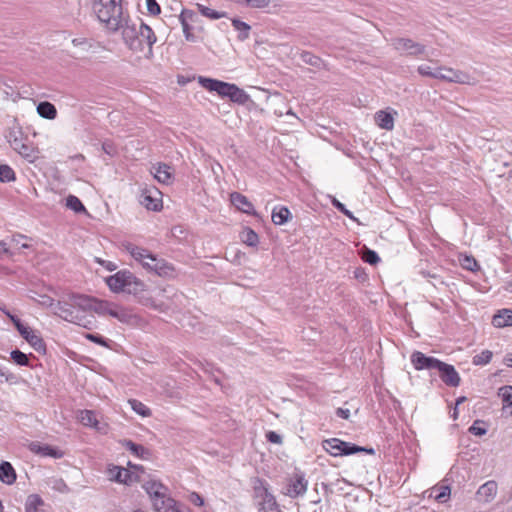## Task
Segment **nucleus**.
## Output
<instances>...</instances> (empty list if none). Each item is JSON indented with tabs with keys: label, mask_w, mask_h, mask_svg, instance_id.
I'll list each match as a JSON object with an SVG mask.
<instances>
[{
	"label": "nucleus",
	"mask_w": 512,
	"mask_h": 512,
	"mask_svg": "<svg viewBox=\"0 0 512 512\" xmlns=\"http://www.w3.org/2000/svg\"><path fill=\"white\" fill-rule=\"evenodd\" d=\"M444 478L439 485H436L424 492V497L433 498L439 503H445L448 501V484Z\"/></svg>",
	"instance_id": "ddd939ff"
},
{
	"label": "nucleus",
	"mask_w": 512,
	"mask_h": 512,
	"mask_svg": "<svg viewBox=\"0 0 512 512\" xmlns=\"http://www.w3.org/2000/svg\"><path fill=\"white\" fill-rule=\"evenodd\" d=\"M28 448L31 452L43 457L49 456L55 459H60L64 455L63 451L59 450L58 448L48 444H41L38 441L29 443Z\"/></svg>",
	"instance_id": "9b49d317"
},
{
	"label": "nucleus",
	"mask_w": 512,
	"mask_h": 512,
	"mask_svg": "<svg viewBox=\"0 0 512 512\" xmlns=\"http://www.w3.org/2000/svg\"><path fill=\"white\" fill-rule=\"evenodd\" d=\"M80 421L85 426L95 427L98 424L96 415L91 410H83L80 412Z\"/></svg>",
	"instance_id": "c03bdc74"
},
{
	"label": "nucleus",
	"mask_w": 512,
	"mask_h": 512,
	"mask_svg": "<svg viewBox=\"0 0 512 512\" xmlns=\"http://www.w3.org/2000/svg\"><path fill=\"white\" fill-rule=\"evenodd\" d=\"M332 205L341 213H343L345 216L352 220H356L353 213L348 210L343 203H341L339 200H337L335 197L332 199Z\"/></svg>",
	"instance_id": "4d7b16f0"
},
{
	"label": "nucleus",
	"mask_w": 512,
	"mask_h": 512,
	"mask_svg": "<svg viewBox=\"0 0 512 512\" xmlns=\"http://www.w3.org/2000/svg\"><path fill=\"white\" fill-rule=\"evenodd\" d=\"M112 471H116V473L111 477L112 480L118 483H128V479L130 478V473L128 470L115 466Z\"/></svg>",
	"instance_id": "de8ad7c7"
},
{
	"label": "nucleus",
	"mask_w": 512,
	"mask_h": 512,
	"mask_svg": "<svg viewBox=\"0 0 512 512\" xmlns=\"http://www.w3.org/2000/svg\"><path fill=\"white\" fill-rule=\"evenodd\" d=\"M66 206L76 213L86 212L85 206L82 204L80 199L74 195H69L66 198Z\"/></svg>",
	"instance_id": "37998d69"
},
{
	"label": "nucleus",
	"mask_w": 512,
	"mask_h": 512,
	"mask_svg": "<svg viewBox=\"0 0 512 512\" xmlns=\"http://www.w3.org/2000/svg\"><path fill=\"white\" fill-rule=\"evenodd\" d=\"M375 121L377 125L385 130H392L394 128V118L391 113L380 110L375 114Z\"/></svg>",
	"instance_id": "4be33fe9"
},
{
	"label": "nucleus",
	"mask_w": 512,
	"mask_h": 512,
	"mask_svg": "<svg viewBox=\"0 0 512 512\" xmlns=\"http://www.w3.org/2000/svg\"><path fill=\"white\" fill-rule=\"evenodd\" d=\"M151 502L156 512H172L177 504V501L170 497L167 493L163 494V497L156 498Z\"/></svg>",
	"instance_id": "a211bd4d"
},
{
	"label": "nucleus",
	"mask_w": 512,
	"mask_h": 512,
	"mask_svg": "<svg viewBox=\"0 0 512 512\" xmlns=\"http://www.w3.org/2000/svg\"><path fill=\"white\" fill-rule=\"evenodd\" d=\"M460 376L458 372L455 370V368L450 365V386H458L460 384Z\"/></svg>",
	"instance_id": "338daca9"
},
{
	"label": "nucleus",
	"mask_w": 512,
	"mask_h": 512,
	"mask_svg": "<svg viewBox=\"0 0 512 512\" xmlns=\"http://www.w3.org/2000/svg\"><path fill=\"white\" fill-rule=\"evenodd\" d=\"M241 240L248 246L254 247L259 242L258 234L251 228H245L241 233Z\"/></svg>",
	"instance_id": "a19ab883"
},
{
	"label": "nucleus",
	"mask_w": 512,
	"mask_h": 512,
	"mask_svg": "<svg viewBox=\"0 0 512 512\" xmlns=\"http://www.w3.org/2000/svg\"><path fill=\"white\" fill-rule=\"evenodd\" d=\"M37 112L42 118L48 120H53L57 116L56 107L48 101L40 102L37 105Z\"/></svg>",
	"instance_id": "bb28decb"
},
{
	"label": "nucleus",
	"mask_w": 512,
	"mask_h": 512,
	"mask_svg": "<svg viewBox=\"0 0 512 512\" xmlns=\"http://www.w3.org/2000/svg\"><path fill=\"white\" fill-rule=\"evenodd\" d=\"M10 356H11V359L17 365L29 366V364H30L28 356L25 353H23L20 350H18V349H15V350L11 351Z\"/></svg>",
	"instance_id": "8fccbe9b"
},
{
	"label": "nucleus",
	"mask_w": 512,
	"mask_h": 512,
	"mask_svg": "<svg viewBox=\"0 0 512 512\" xmlns=\"http://www.w3.org/2000/svg\"><path fill=\"white\" fill-rule=\"evenodd\" d=\"M411 362L416 370H438L442 381L448 385V364L422 352L415 351L411 355Z\"/></svg>",
	"instance_id": "20e7f679"
},
{
	"label": "nucleus",
	"mask_w": 512,
	"mask_h": 512,
	"mask_svg": "<svg viewBox=\"0 0 512 512\" xmlns=\"http://www.w3.org/2000/svg\"><path fill=\"white\" fill-rule=\"evenodd\" d=\"M421 75L431 76L434 78L445 79L446 76L442 73L443 69L438 67H431L430 65H421L418 68Z\"/></svg>",
	"instance_id": "4c0bfd02"
},
{
	"label": "nucleus",
	"mask_w": 512,
	"mask_h": 512,
	"mask_svg": "<svg viewBox=\"0 0 512 512\" xmlns=\"http://www.w3.org/2000/svg\"><path fill=\"white\" fill-rule=\"evenodd\" d=\"M127 250L131 254V256L136 260L142 263V266L144 267V262H147L146 260H149L152 253L149 252L147 249L134 246L132 244H129L127 246Z\"/></svg>",
	"instance_id": "c85d7f7f"
},
{
	"label": "nucleus",
	"mask_w": 512,
	"mask_h": 512,
	"mask_svg": "<svg viewBox=\"0 0 512 512\" xmlns=\"http://www.w3.org/2000/svg\"><path fill=\"white\" fill-rule=\"evenodd\" d=\"M142 488L149 495L150 500L153 501L156 498L163 497V494L167 493L168 489L160 481L149 480L142 485Z\"/></svg>",
	"instance_id": "dca6fc26"
},
{
	"label": "nucleus",
	"mask_w": 512,
	"mask_h": 512,
	"mask_svg": "<svg viewBox=\"0 0 512 512\" xmlns=\"http://www.w3.org/2000/svg\"><path fill=\"white\" fill-rule=\"evenodd\" d=\"M88 303L89 296L71 293L57 301L54 314L65 321L91 329L94 325L93 317L88 319L82 315L89 309Z\"/></svg>",
	"instance_id": "f03ea898"
},
{
	"label": "nucleus",
	"mask_w": 512,
	"mask_h": 512,
	"mask_svg": "<svg viewBox=\"0 0 512 512\" xmlns=\"http://www.w3.org/2000/svg\"><path fill=\"white\" fill-rule=\"evenodd\" d=\"M308 486V481L305 479L304 474L296 473L289 479L286 487L285 495L296 498L305 494Z\"/></svg>",
	"instance_id": "9d476101"
},
{
	"label": "nucleus",
	"mask_w": 512,
	"mask_h": 512,
	"mask_svg": "<svg viewBox=\"0 0 512 512\" xmlns=\"http://www.w3.org/2000/svg\"><path fill=\"white\" fill-rule=\"evenodd\" d=\"M120 29H122L123 41L131 51L143 52L147 47L146 57L150 58L153 55L152 47L157 37L150 26L141 19L133 21L128 18Z\"/></svg>",
	"instance_id": "f257e3e1"
},
{
	"label": "nucleus",
	"mask_w": 512,
	"mask_h": 512,
	"mask_svg": "<svg viewBox=\"0 0 512 512\" xmlns=\"http://www.w3.org/2000/svg\"><path fill=\"white\" fill-rule=\"evenodd\" d=\"M89 309L87 311H93L99 315H111V309L113 308V303L105 300H98L92 297H89L88 303Z\"/></svg>",
	"instance_id": "f3484780"
},
{
	"label": "nucleus",
	"mask_w": 512,
	"mask_h": 512,
	"mask_svg": "<svg viewBox=\"0 0 512 512\" xmlns=\"http://www.w3.org/2000/svg\"><path fill=\"white\" fill-rule=\"evenodd\" d=\"M229 100L238 105H245L249 101H251L250 96L241 88H239L236 84H234L230 95Z\"/></svg>",
	"instance_id": "cd10ccee"
},
{
	"label": "nucleus",
	"mask_w": 512,
	"mask_h": 512,
	"mask_svg": "<svg viewBox=\"0 0 512 512\" xmlns=\"http://www.w3.org/2000/svg\"><path fill=\"white\" fill-rule=\"evenodd\" d=\"M72 44L75 47H80L84 51H88L92 48H94V42L92 39L86 38V37H79L72 39Z\"/></svg>",
	"instance_id": "603ef678"
},
{
	"label": "nucleus",
	"mask_w": 512,
	"mask_h": 512,
	"mask_svg": "<svg viewBox=\"0 0 512 512\" xmlns=\"http://www.w3.org/2000/svg\"><path fill=\"white\" fill-rule=\"evenodd\" d=\"M450 82L475 85L477 81L473 76L464 71L453 70L450 68Z\"/></svg>",
	"instance_id": "5701e85b"
},
{
	"label": "nucleus",
	"mask_w": 512,
	"mask_h": 512,
	"mask_svg": "<svg viewBox=\"0 0 512 512\" xmlns=\"http://www.w3.org/2000/svg\"><path fill=\"white\" fill-rule=\"evenodd\" d=\"M362 260L371 265H376L380 261V257L374 250L365 248L362 252Z\"/></svg>",
	"instance_id": "864d4df0"
},
{
	"label": "nucleus",
	"mask_w": 512,
	"mask_h": 512,
	"mask_svg": "<svg viewBox=\"0 0 512 512\" xmlns=\"http://www.w3.org/2000/svg\"><path fill=\"white\" fill-rule=\"evenodd\" d=\"M493 353L490 350H483L479 354H476L472 363L476 366H482L488 364L492 359Z\"/></svg>",
	"instance_id": "a18cd8bd"
},
{
	"label": "nucleus",
	"mask_w": 512,
	"mask_h": 512,
	"mask_svg": "<svg viewBox=\"0 0 512 512\" xmlns=\"http://www.w3.org/2000/svg\"><path fill=\"white\" fill-rule=\"evenodd\" d=\"M85 338L104 347H108L107 341L98 334H86Z\"/></svg>",
	"instance_id": "0e129e2a"
},
{
	"label": "nucleus",
	"mask_w": 512,
	"mask_h": 512,
	"mask_svg": "<svg viewBox=\"0 0 512 512\" xmlns=\"http://www.w3.org/2000/svg\"><path fill=\"white\" fill-rule=\"evenodd\" d=\"M147 10L148 12L153 15H159L161 13L160 5L157 3L156 0H146Z\"/></svg>",
	"instance_id": "e2e57ef3"
},
{
	"label": "nucleus",
	"mask_w": 512,
	"mask_h": 512,
	"mask_svg": "<svg viewBox=\"0 0 512 512\" xmlns=\"http://www.w3.org/2000/svg\"><path fill=\"white\" fill-rule=\"evenodd\" d=\"M197 8H198V11L205 17L207 18H210V19H220V18H224V17H227V13L226 12H218L216 10H213L209 7H206L202 4H197Z\"/></svg>",
	"instance_id": "79ce46f5"
},
{
	"label": "nucleus",
	"mask_w": 512,
	"mask_h": 512,
	"mask_svg": "<svg viewBox=\"0 0 512 512\" xmlns=\"http://www.w3.org/2000/svg\"><path fill=\"white\" fill-rule=\"evenodd\" d=\"M181 25H182V28H183V33L185 35V39L187 41H190V42H195L196 41V37L191 32L192 27L190 26V24L189 23H181Z\"/></svg>",
	"instance_id": "69168bd1"
},
{
	"label": "nucleus",
	"mask_w": 512,
	"mask_h": 512,
	"mask_svg": "<svg viewBox=\"0 0 512 512\" xmlns=\"http://www.w3.org/2000/svg\"><path fill=\"white\" fill-rule=\"evenodd\" d=\"M93 8L98 20L112 33L119 31L129 18L123 12L122 0H94Z\"/></svg>",
	"instance_id": "7ed1b4c3"
},
{
	"label": "nucleus",
	"mask_w": 512,
	"mask_h": 512,
	"mask_svg": "<svg viewBox=\"0 0 512 512\" xmlns=\"http://www.w3.org/2000/svg\"><path fill=\"white\" fill-rule=\"evenodd\" d=\"M110 316L126 324L131 323L132 320L135 319V315L131 312V310L121 307L115 303H113Z\"/></svg>",
	"instance_id": "aec40b11"
},
{
	"label": "nucleus",
	"mask_w": 512,
	"mask_h": 512,
	"mask_svg": "<svg viewBox=\"0 0 512 512\" xmlns=\"http://www.w3.org/2000/svg\"><path fill=\"white\" fill-rule=\"evenodd\" d=\"M123 445L127 450H129L135 456L141 459H149L151 453L149 449L145 448L143 445L137 444L131 440H125Z\"/></svg>",
	"instance_id": "393cba45"
},
{
	"label": "nucleus",
	"mask_w": 512,
	"mask_h": 512,
	"mask_svg": "<svg viewBox=\"0 0 512 512\" xmlns=\"http://www.w3.org/2000/svg\"><path fill=\"white\" fill-rule=\"evenodd\" d=\"M391 44L401 54L417 56L425 51L424 45L409 38H394L391 40Z\"/></svg>",
	"instance_id": "6e6552de"
},
{
	"label": "nucleus",
	"mask_w": 512,
	"mask_h": 512,
	"mask_svg": "<svg viewBox=\"0 0 512 512\" xmlns=\"http://www.w3.org/2000/svg\"><path fill=\"white\" fill-rule=\"evenodd\" d=\"M145 287L144 282L133 275V279L129 281L125 293L138 295L145 290Z\"/></svg>",
	"instance_id": "e433bc0d"
},
{
	"label": "nucleus",
	"mask_w": 512,
	"mask_h": 512,
	"mask_svg": "<svg viewBox=\"0 0 512 512\" xmlns=\"http://www.w3.org/2000/svg\"><path fill=\"white\" fill-rule=\"evenodd\" d=\"M19 334L38 352L41 354L46 353V344L42 337L28 326L22 328V332Z\"/></svg>",
	"instance_id": "f8f14e48"
},
{
	"label": "nucleus",
	"mask_w": 512,
	"mask_h": 512,
	"mask_svg": "<svg viewBox=\"0 0 512 512\" xmlns=\"http://www.w3.org/2000/svg\"><path fill=\"white\" fill-rule=\"evenodd\" d=\"M300 58L303 63L313 66L317 69H321V68L325 67L324 61L320 57L312 54L311 52H308V51L302 52L300 54Z\"/></svg>",
	"instance_id": "7c9ffc66"
},
{
	"label": "nucleus",
	"mask_w": 512,
	"mask_h": 512,
	"mask_svg": "<svg viewBox=\"0 0 512 512\" xmlns=\"http://www.w3.org/2000/svg\"><path fill=\"white\" fill-rule=\"evenodd\" d=\"M150 261H153V264L149 262H144V268L148 271L154 272L156 275L160 277H173L175 274L174 266L167 262L165 259L157 258L156 255L152 254L149 258Z\"/></svg>",
	"instance_id": "423d86ee"
},
{
	"label": "nucleus",
	"mask_w": 512,
	"mask_h": 512,
	"mask_svg": "<svg viewBox=\"0 0 512 512\" xmlns=\"http://www.w3.org/2000/svg\"><path fill=\"white\" fill-rule=\"evenodd\" d=\"M492 324L496 328H504L512 326V310L502 309L499 310L492 318Z\"/></svg>",
	"instance_id": "6ab92c4d"
},
{
	"label": "nucleus",
	"mask_w": 512,
	"mask_h": 512,
	"mask_svg": "<svg viewBox=\"0 0 512 512\" xmlns=\"http://www.w3.org/2000/svg\"><path fill=\"white\" fill-rule=\"evenodd\" d=\"M458 262L462 268L468 271L475 272L479 269V264L473 256L460 254L458 256Z\"/></svg>",
	"instance_id": "72a5a7b5"
},
{
	"label": "nucleus",
	"mask_w": 512,
	"mask_h": 512,
	"mask_svg": "<svg viewBox=\"0 0 512 512\" xmlns=\"http://www.w3.org/2000/svg\"><path fill=\"white\" fill-rule=\"evenodd\" d=\"M230 201L238 210L242 211L243 213H246L249 215L256 214L253 204L243 194H241L239 192L231 193Z\"/></svg>",
	"instance_id": "4468645a"
},
{
	"label": "nucleus",
	"mask_w": 512,
	"mask_h": 512,
	"mask_svg": "<svg viewBox=\"0 0 512 512\" xmlns=\"http://www.w3.org/2000/svg\"><path fill=\"white\" fill-rule=\"evenodd\" d=\"M139 202L148 210L160 211L162 209L161 192L154 186L144 187L141 190Z\"/></svg>",
	"instance_id": "39448f33"
},
{
	"label": "nucleus",
	"mask_w": 512,
	"mask_h": 512,
	"mask_svg": "<svg viewBox=\"0 0 512 512\" xmlns=\"http://www.w3.org/2000/svg\"><path fill=\"white\" fill-rule=\"evenodd\" d=\"M102 150L110 157H114L117 155V147L111 140H105L102 143Z\"/></svg>",
	"instance_id": "13d9d810"
},
{
	"label": "nucleus",
	"mask_w": 512,
	"mask_h": 512,
	"mask_svg": "<svg viewBox=\"0 0 512 512\" xmlns=\"http://www.w3.org/2000/svg\"><path fill=\"white\" fill-rule=\"evenodd\" d=\"M291 217L290 210L285 206L275 207L272 211V222L275 225L285 224Z\"/></svg>",
	"instance_id": "a878e982"
},
{
	"label": "nucleus",
	"mask_w": 512,
	"mask_h": 512,
	"mask_svg": "<svg viewBox=\"0 0 512 512\" xmlns=\"http://www.w3.org/2000/svg\"><path fill=\"white\" fill-rule=\"evenodd\" d=\"M133 275L128 270H120L114 275L109 276L106 279V283L113 292H125L129 281L133 279Z\"/></svg>",
	"instance_id": "1a4fd4ad"
},
{
	"label": "nucleus",
	"mask_w": 512,
	"mask_h": 512,
	"mask_svg": "<svg viewBox=\"0 0 512 512\" xmlns=\"http://www.w3.org/2000/svg\"><path fill=\"white\" fill-rule=\"evenodd\" d=\"M128 403L131 407V409L141 415L142 417H149L151 416V410L141 401L136 399H129Z\"/></svg>",
	"instance_id": "ea45409f"
},
{
	"label": "nucleus",
	"mask_w": 512,
	"mask_h": 512,
	"mask_svg": "<svg viewBox=\"0 0 512 512\" xmlns=\"http://www.w3.org/2000/svg\"><path fill=\"white\" fill-rule=\"evenodd\" d=\"M170 167L166 164H159L154 177L161 183L168 184L171 181Z\"/></svg>",
	"instance_id": "58836bf2"
},
{
	"label": "nucleus",
	"mask_w": 512,
	"mask_h": 512,
	"mask_svg": "<svg viewBox=\"0 0 512 512\" xmlns=\"http://www.w3.org/2000/svg\"><path fill=\"white\" fill-rule=\"evenodd\" d=\"M260 500V512H273L274 510H277L278 504L275 497L271 493H269L264 498H261Z\"/></svg>",
	"instance_id": "f704fd0d"
},
{
	"label": "nucleus",
	"mask_w": 512,
	"mask_h": 512,
	"mask_svg": "<svg viewBox=\"0 0 512 512\" xmlns=\"http://www.w3.org/2000/svg\"><path fill=\"white\" fill-rule=\"evenodd\" d=\"M196 18L197 15L193 11L187 9L182 10L181 14L179 15L180 23L194 22Z\"/></svg>",
	"instance_id": "052dcab7"
},
{
	"label": "nucleus",
	"mask_w": 512,
	"mask_h": 512,
	"mask_svg": "<svg viewBox=\"0 0 512 512\" xmlns=\"http://www.w3.org/2000/svg\"><path fill=\"white\" fill-rule=\"evenodd\" d=\"M342 440L338 438H330L326 439L322 442V447L325 451H327L332 456H343V454H338V452H341L340 449H342L339 444Z\"/></svg>",
	"instance_id": "2f4dec72"
},
{
	"label": "nucleus",
	"mask_w": 512,
	"mask_h": 512,
	"mask_svg": "<svg viewBox=\"0 0 512 512\" xmlns=\"http://www.w3.org/2000/svg\"><path fill=\"white\" fill-rule=\"evenodd\" d=\"M482 422L475 421L474 424L470 427V432L477 436H482L487 433L486 427L482 426Z\"/></svg>",
	"instance_id": "680f3d73"
},
{
	"label": "nucleus",
	"mask_w": 512,
	"mask_h": 512,
	"mask_svg": "<svg viewBox=\"0 0 512 512\" xmlns=\"http://www.w3.org/2000/svg\"><path fill=\"white\" fill-rule=\"evenodd\" d=\"M15 151L26 159L32 160L35 158L34 147L25 142L21 143L20 146L17 149H15Z\"/></svg>",
	"instance_id": "3c124183"
},
{
	"label": "nucleus",
	"mask_w": 512,
	"mask_h": 512,
	"mask_svg": "<svg viewBox=\"0 0 512 512\" xmlns=\"http://www.w3.org/2000/svg\"><path fill=\"white\" fill-rule=\"evenodd\" d=\"M15 180L14 170L6 164L0 165V182H11Z\"/></svg>",
	"instance_id": "09e8293b"
},
{
	"label": "nucleus",
	"mask_w": 512,
	"mask_h": 512,
	"mask_svg": "<svg viewBox=\"0 0 512 512\" xmlns=\"http://www.w3.org/2000/svg\"><path fill=\"white\" fill-rule=\"evenodd\" d=\"M497 490L498 486L495 481H487L477 491L478 500L485 503L491 502L495 498Z\"/></svg>",
	"instance_id": "2eb2a0df"
},
{
	"label": "nucleus",
	"mask_w": 512,
	"mask_h": 512,
	"mask_svg": "<svg viewBox=\"0 0 512 512\" xmlns=\"http://www.w3.org/2000/svg\"><path fill=\"white\" fill-rule=\"evenodd\" d=\"M253 491L257 499L264 498L270 493L266 481L259 477L253 479Z\"/></svg>",
	"instance_id": "473e14b6"
},
{
	"label": "nucleus",
	"mask_w": 512,
	"mask_h": 512,
	"mask_svg": "<svg viewBox=\"0 0 512 512\" xmlns=\"http://www.w3.org/2000/svg\"><path fill=\"white\" fill-rule=\"evenodd\" d=\"M189 501L196 505V506H203L204 505V499L202 498V496L200 494H198L197 492H192L190 493L189 495Z\"/></svg>",
	"instance_id": "774afa93"
},
{
	"label": "nucleus",
	"mask_w": 512,
	"mask_h": 512,
	"mask_svg": "<svg viewBox=\"0 0 512 512\" xmlns=\"http://www.w3.org/2000/svg\"><path fill=\"white\" fill-rule=\"evenodd\" d=\"M271 0H246V7L253 9H265L271 4Z\"/></svg>",
	"instance_id": "6e6d98bb"
},
{
	"label": "nucleus",
	"mask_w": 512,
	"mask_h": 512,
	"mask_svg": "<svg viewBox=\"0 0 512 512\" xmlns=\"http://www.w3.org/2000/svg\"><path fill=\"white\" fill-rule=\"evenodd\" d=\"M5 137L14 150L17 149L20 146V144L24 142L22 130L18 126H13L9 128Z\"/></svg>",
	"instance_id": "b1692460"
},
{
	"label": "nucleus",
	"mask_w": 512,
	"mask_h": 512,
	"mask_svg": "<svg viewBox=\"0 0 512 512\" xmlns=\"http://www.w3.org/2000/svg\"><path fill=\"white\" fill-rule=\"evenodd\" d=\"M233 27L239 31L238 39L240 41H244L249 38V32L251 30V26L246 22L241 21L240 19H232Z\"/></svg>",
	"instance_id": "c9c22d12"
},
{
	"label": "nucleus",
	"mask_w": 512,
	"mask_h": 512,
	"mask_svg": "<svg viewBox=\"0 0 512 512\" xmlns=\"http://www.w3.org/2000/svg\"><path fill=\"white\" fill-rule=\"evenodd\" d=\"M499 396L504 403L512 405V386L501 387L499 389Z\"/></svg>",
	"instance_id": "5fc2aeb1"
},
{
	"label": "nucleus",
	"mask_w": 512,
	"mask_h": 512,
	"mask_svg": "<svg viewBox=\"0 0 512 512\" xmlns=\"http://www.w3.org/2000/svg\"><path fill=\"white\" fill-rule=\"evenodd\" d=\"M32 299L43 307H53L55 309L56 303L54 299L48 295H39V299L34 297H32Z\"/></svg>",
	"instance_id": "bf43d9fd"
},
{
	"label": "nucleus",
	"mask_w": 512,
	"mask_h": 512,
	"mask_svg": "<svg viewBox=\"0 0 512 512\" xmlns=\"http://www.w3.org/2000/svg\"><path fill=\"white\" fill-rule=\"evenodd\" d=\"M43 505L44 501L38 494H31L27 497L25 512H44V510L41 509Z\"/></svg>",
	"instance_id": "c756f323"
},
{
	"label": "nucleus",
	"mask_w": 512,
	"mask_h": 512,
	"mask_svg": "<svg viewBox=\"0 0 512 512\" xmlns=\"http://www.w3.org/2000/svg\"><path fill=\"white\" fill-rule=\"evenodd\" d=\"M16 472L11 463L4 461L0 464V480L8 485L16 481Z\"/></svg>",
	"instance_id": "412c9836"
},
{
	"label": "nucleus",
	"mask_w": 512,
	"mask_h": 512,
	"mask_svg": "<svg viewBox=\"0 0 512 512\" xmlns=\"http://www.w3.org/2000/svg\"><path fill=\"white\" fill-rule=\"evenodd\" d=\"M198 83L210 92H216L221 97H229L230 92L234 86L233 83L224 82L221 80L207 78L200 76Z\"/></svg>",
	"instance_id": "0eeeda50"
},
{
	"label": "nucleus",
	"mask_w": 512,
	"mask_h": 512,
	"mask_svg": "<svg viewBox=\"0 0 512 512\" xmlns=\"http://www.w3.org/2000/svg\"><path fill=\"white\" fill-rule=\"evenodd\" d=\"M339 444H340V446H342L341 447L342 449H340L341 452H338V454H343V456L344 455H352V454L361 452L363 450L362 446H358L353 443L341 441V442H339Z\"/></svg>",
	"instance_id": "49530a36"
}]
</instances>
